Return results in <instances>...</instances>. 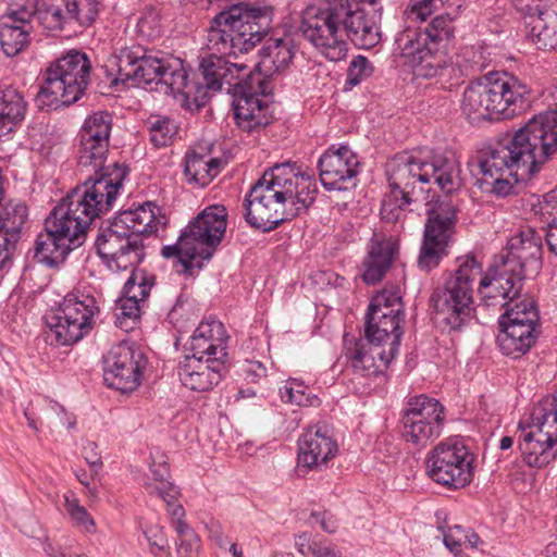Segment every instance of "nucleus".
<instances>
[{"label": "nucleus", "instance_id": "nucleus-39", "mask_svg": "<svg viewBox=\"0 0 557 557\" xmlns=\"http://www.w3.org/2000/svg\"><path fill=\"white\" fill-rule=\"evenodd\" d=\"M115 219L127 228L128 233L138 234L141 237L144 234H151L156 228V215L150 209V205L140 206L134 210L122 211Z\"/></svg>", "mask_w": 557, "mask_h": 557}, {"label": "nucleus", "instance_id": "nucleus-25", "mask_svg": "<svg viewBox=\"0 0 557 557\" xmlns=\"http://www.w3.org/2000/svg\"><path fill=\"white\" fill-rule=\"evenodd\" d=\"M519 448L528 466L546 467L557 457V429L547 426L543 419L533 417L531 430L522 432Z\"/></svg>", "mask_w": 557, "mask_h": 557}, {"label": "nucleus", "instance_id": "nucleus-43", "mask_svg": "<svg viewBox=\"0 0 557 557\" xmlns=\"http://www.w3.org/2000/svg\"><path fill=\"white\" fill-rule=\"evenodd\" d=\"M69 16L79 27L91 26L98 17L101 0H65Z\"/></svg>", "mask_w": 557, "mask_h": 557}, {"label": "nucleus", "instance_id": "nucleus-35", "mask_svg": "<svg viewBox=\"0 0 557 557\" xmlns=\"http://www.w3.org/2000/svg\"><path fill=\"white\" fill-rule=\"evenodd\" d=\"M531 41L542 50H550L557 47V12L544 11L542 14L532 15L524 22Z\"/></svg>", "mask_w": 557, "mask_h": 557}, {"label": "nucleus", "instance_id": "nucleus-64", "mask_svg": "<svg viewBox=\"0 0 557 557\" xmlns=\"http://www.w3.org/2000/svg\"><path fill=\"white\" fill-rule=\"evenodd\" d=\"M337 5H347L351 9L382 8L379 0H345V2L336 3Z\"/></svg>", "mask_w": 557, "mask_h": 557}, {"label": "nucleus", "instance_id": "nucleus-23", "mask_svg": "<svg viewBox=\"0 0 557 557\" xmlns=\"http://www.w3.org/2000/svg\"><path fill=\"white\" fill-rule=\"evenodd\" d=\"M154 277L145 270H133L124 284L123 296L114 308L115 325L128 332L140 318L141 307L150 294Z\"/></svg>", "mask_w": 557, "mask_h": 557}, {"label": "nucleus", "instance_id": "nucleus-2", "mask_svg": "<svg viewBox=\"0 0 557 557\" xmlns=\"http://www.w3.org/2000/svg\"><path fill=\"white\" fill-rule=\"evenodd\" d=\"M196 81L186 72V85L193 95H183L184 102L202 107L209 92L225 90L233 96L234 119L237 126L248 133L260 129L271 122L269 107L260 96L268 94L269 83L260 73L244 63L221 55H205L199 63Z\"/></svg>", "mask_w": 557, "mask_h": 557}, {"label": "nucleus", "instance_id": "nucleus-8", "mask_svg": "<svg viewBox=\"0 0 557 557\" xmlns=\"http://www.w3.org/2000/svg\"><path fill=\"white\" fill-rule=\"evenodd\" d=\"M273 7L238 2L216 14L208 29L207 55L235 57L252 50L269 33Z\"/></svg>", "mask_w": 557, "mask_h": 557}, {"label": "nucleus", "instance_id": "nucleus-38", "mask_svg": "<svg viewBox=\"0 0 557 557\" xmlns=\"http://www.w3.org/2000/svg\"><path fill=\"white\" fill-rule=\"evenodd\" d=\"M404 419L430 421L443 423L445 421V412L442 404L426 395L411 397L406 406L403 414Z\"/></svg>", "mask_w": 557, "mask_h": 557}, {"label": "nucleus", "instance_id": "nucleus-3", "mask_svg": "<svg viewBox=\"0 0 557 557\" xmlns=\"http://www.w3.org/2000/svg\"><path fill=\"white\" fill-rule=\"evenodd\" d=\"M103 183H96L90 189L72 190L52 209L45 220V233L35 242V257L38 261L55 267L66 256L81 247L91 222L108 212L113 206L115 190L106 191Z\"/></svg>", "mask_w": 557, "mask_h": 557}, {"label": "nucleus", "instance_id": "nucleus-49", "mask_svg": "<svg viewBox=\"0 0 557 557\" xmlns=\"http://www.w3.org/2000/svg\"><path fill=\"white\" fill-rule=\"evenodd\" d=\"M176 533L180 536L177 554L180 557H194L200 546V539L189 528L187 522H177Z\"/></svg>", "mask_w": 557, "mask_h": 557}, {"label": "nucleus", "instance_id": "nucleus-59", "mask_svg": "<svg viewBox=\"0 0 557 557\" xmlns=\"http://www.w3.org/2000/svg\"><path fill=\"white\" fill-rule=\"evenodd\" d=\"M308 552L312 557H342L335 547L326 542H313L308 545Z\"/></svg>", "mask_w": 557, "mask_h": 557}, {"label": "nucleus", "instance_id": "nucleus-11", "mask_svg": "<svg viewBox=\"0 0 557 557\" xmlns=\"http://www.w3.org/2000/svg\"><path fill=\"white\" fill-rule=\"evenodd\" d=\"M111 128L112 119L106 112H96L85 120L81 129L78 165L82 169L92 170L94 175L87 177L83 186L73 190L90 189L96 183L101 182L107 187L106 194L112 189L115 190L114 202L127 175V168L117 162L106 164ZM102 194L101 198H104V191Z\"/></svg>", "mask_w": 557, "mask_h": 557}, {"label": "nucleus", "instance_id": "nucleus-56", "mask_svg": "<svg viewBox=\"0 0 557 557\" xmlns=\"http://www.w3.org/2000/svg\"><path fill=\"white\" fill-rule=\"evenodd\" d=\"M449 0H418L412 4L410 10V16L412 18L424 21L434 11L441 9L444 3Z\"/></svg>", "mask_w": 557, "mask_h": 557}, {"label": "nucleus", "instance_id": "nucleus-17", "mask_svg": "<svg viewBox=\"0 0 557 557\" xmlns=\"http://www.w3.org/2000/svg\"><path fill=\"white\" fill-rule=\"evenodd\" d=\"M428 220L423 242L418 257V267L429 272L448 255V246L455 233L457 208L446 197L432 198L425 202Z\"/></svg>", "mask_w": 557, "mask_h": 557}, {"label": "nucleus", "instance_id": "nucleus-45", "mask_svg": "<svg viewBox=\"0 0 557 557\" xmlns=\"http://www.w3.org/2000/svg\"><path fill=\"white\" fill-rule=\"evenodd\" d=\"M64 510L70 517L74 527L84 530L87 533L96 532V523L87 509L79 504V500L73 493L63 495Z\"/></svg>", "mask_w": 557, "mask_h": 557}, {"label": "nucleus", "instance_id": "nucleus-60", "mask_svg": "<svg viewBox=\"0 0 557 557\" xmlns=\"http://www.w3.org/2000/svg\"><path fill=\"white\" fill-rule=\"evenodd\" d=\"M243 373L250 381L256 382L267 376V368L260 361H246L243 367Z\"/></svg>", "mask_w": 557, "mask_h": 557}, {"label": "nucleus", "instance_id": "nucleus-12", "mask_svg": "<svg viewBox=\"0 0 557 557\" xmlns=\"http://www.w3.org/2000/svg\"><path fill=\"white\" fill-rule=\"evenodd\" d=\"M456 263L457 269L443 287L434 289L430 297L431 307L450 330H459L472 319L474 283L483 273L482 264L472 255L458 257Z\"/></svg>", "mask_w": 557, "mask_h": 557}, {"label": "nucleus", "instance_id": "nucleus-47", "mask_svg": "<svg viewBox=\"0 0 557 557\" xmlns=\"http://www.w3.org/2000/svg\"><path fill=\"white\" fill-rule=\"evenodd\" d=\"M137 30L143 37L149 40L156 39L161 36V16L156 8L148 7L143 11L137 22Z\"/></svg>", "mask_w": 557, "mask_h": 557}, {"label": "nucleus", "instance_id": "nucleus-63", "mask_svg": "<svg viewBox=\"0 0 557 557\" xmlns=\"http://www.w3.org/2000/svg\"><path fill=\"white\" fill-rule=\"evenodd\" d=\"M546 243L549 250L557 256V216L548 223Z\"/></svg>", "mask_w": 557, "mask_h": 557}, {"label": "nucleus", "instance_id": "nucleus-14", "mask_svg": "<svg viewBox=\"0 0 557 557\" xmlns=\"http://www.w3.org/2000/svg\"><path fill=\"white\" fill-rule=\"evenodd\" d=\"M91 70L87 55L70 51L45 72L44 83L36 96L40 110H57L76 102L89 84Z\"/></svg>", "mask_w": 557, "mask_h": 557}, {"label": "nucleus", "instance_id": "nucleus-24", "mask_svg": "<svg viewBox=\"0 0 557 557\" xmlns=\"http://www.w3.org/2000/svg\"><path fill=\"white\" fill-rule=\"evenodd\" d=\"M345 14L342 16V25L345 40L360 49H371L381 41L382 8L351 9L342 5Z\"/></svg>", "mask_w": 557, "mask_h": 557}, {"label": "nucleus", "instance_id": "nucleus-7", "mask_svg": "<svg viewBox=\"0 0 557 557\" xmlns=\"http://www.w3.org/2000/svg\"><path fill=\"white\" fill-rule=\"evenodd\" d=\"M459 163L442 153L428 157L403 152L394 156L386 163V175L393 195L400 196L403 203H418L426 199L423 185L432 178L446 194L444 197L462 186Z\"/></svg>", "mask_w": 557, "mask_h": 557}, {"label": "nucleus", "instance_id": "nucleus-34", "mask_svg": "<svg viewBox=\"0 0 557 557\" xmlns=\"http://www.w3.org/2000/svg\"><path fill=\"white\" fill-rule=\"evenodd\" d=\"M222 161L209 153L191 151L185 157L184 174L189 184L205 187L221 172Z\"/></svg>", "mask_w": 557, "mask_h": 557}, {"label": "nucleus", "instance_id": "nucleus-44", "mask_svg": "<svg viewBox=\"0 0 557 557\" xmlns=\"http://www.w3.org/2000/svg\"><path fill=\"white\" fill-rule=\"evenodd\" d=\"M145 128L156 147L169 145L177 131L171 119L158 114H152L145 121Z\"/></svg>", "mask_w": 557, "mask_h": 557}, {"label": "nucleus", "instance_id": "nucleus-37", "mask_svg": "<svg viewBox=\"0 0 557 557\" xmlns=\"http://www.w3.org/2000/svg\"><path fill=\"white\" fill-rule=\"evenodd\" d=\"M151 458L149 472L145 475L143 483L144 488L150 495L164 493L168 496H173L176 485L170 481V469L165 456L157 451L156 455L151 453Z\"/></svg>", "mask_w": 557, "mask_h": 557}, {"label": "nucleus", "instance_id": "nucleus-57", "mask_svg": "<svg viewBox=\"0 0 557 557\" xmlns=\"http://www.w3.org/2000/svg\"><path fill=\"white\" fill-rule=\"evenodd\" d=\"M145 535H146L147 541L150 544L151 553L153 555L157 556L160 553L168 552L169 543L163 533L162 528L150 527L145 531Z\"/></svg>", "mask_w": 557, "mask_h": 557}, {"label": "nucleus", "instance_id": "nucleus-6", "mask_svg": "<svg viewBox=\"0 0 557 557\" xmlns=\"http://www.w3.org/2000/svg\"><path fill=\"white\" fill-rule=\"evenodd\" d=\"M542 236L531 227L518 230L494 257L481 277L478 293L484 304H505L522 292L523 281L542 268Z\"/></svg>", "mask_w": 557, "mask_h": 557}, {"label": "nucleus", "instance_id": "nucleus-50", "mask_svg": "<svg viewBox=\"0 0 557 557\" xmlns=\"http://www.w3.org/2000/svg\"><path fill=\"white\" fill-rule=\"evenodd\" d=\"M372 73V63L366 57L357 55L349 63L345 86L352 88L370 77Z\"/></svg>", "mask_w": 557, "mask_h": 557}, {"label": "nucleus", "instance_id": "nucleus-32", "mask_svg": "<svg viewBox=\"0 0 557 557\" xmlns=\"http://www.w3.org/2000/svg\"><path fill=\"white\" fill-rule=\"evenodd\" d=\"M398 251V243L393 237L373 235L368 257L363 265V281L367 284H375L381 281L392 265L393 259Z\"/></svg>", "mask_w": 557, "mask_h": 557}, {"label": "nucleus", "instance_id": "nucleus-52", "mask_svg": "<svg viewBox=\"0 0 557 557\" xmlns=\"http://www.w3.org/2000/svg\"><path fill=\"white\" fill-rule=\"evenodd\" d=\"M532 417L543 419L547 426L557 430V393L546 396L534 409Z\"/></svg>", "mask_w": 557, "mask_h": 557}, {"label": "nucleus", "instance_id": "nucleus-13", "mask_svg": "<svg viewBox=\"0 0 557 557\" xmlns=\"http://www.w3.org/2000/svg\"><path fill=\"white\" fill-rule=\"evenodd\" d=\"M226 216L223 206L207 207L182 231L176 244L161 249V255L166 259L177 257L186 270L201 268L224 236Z\"/></svg>", "mask_w": 557, "mask_h": 557}, {"label": "nucleus", "instance_id": "nucleus-16", "mask_svg": "<svg viewBox=\"0 0 557 557\" xmlns=\"http://www.w3.org/2000/svg\"><path fill=\"white\" fill-rule=\"evenodd\" d=\"M343 14L342 5L325 2L307 7L301 16L299 29L302 36L333 62L345 59L348 52L342 25Z\"/></svg>", "mask_w": 557, "mask_h": 557}, {"label": "nucleus", "instance_id": "nucleus-9", "mask_svg": "<svg viewBox=\"0 0 557 557\" xmlns=\"http://www.w3.org/2000/svg\"><path fill=\"white\" fill-rule=\"evenodd\" d=\"M531 87L507 72H490L463 90L461 113L470 123L510 117L531 102Z\"/></svg>", "mask_w": 557, "mask_h": 557}, {"label": "nucleus", "instance_id": "nucleus-19", "mask_svg": "<svg viewBox=\"0 0 557 557\" xmlns=\"http://www.w3.org/2000/svg\"><path fill=\"white\" fill-rule=\"evenodd\" d=\"M96 249L111 271L133 270L145 258V245L138 234L127 232L115 218L97 235Z\"/></svg>", "mask_w": 557, "mask_h": 557}, {"label": "nucleus", "instance_id": "nucleus-27", "mask_svg": "<svg viewBox=\"0 0 557 557\" xmlns=\"http://www.w3.org/2000/svg\"><path fill=\"white\" fill-rule=\"evenodd\" d=\"M224 371V360L220 358L200 360L195 355H186L177 367L182 384L195 392L210 391L221 381Z\"/></svg>", "mask_w": 557, "mask_h": 557}, {"label": "nucleus", "instance_id": "nucleus-33", "mask_svg": "<svg viewBox=\"0 0 557 557\" xmlns=\"http://www.w3.org/2000/svg\"><path fill=\"white\" fill-rule=\"evenodd\" d=\"M26 111L27 103L20 90L11 86L0 88V137L13 132Z\"/></svg>", "mask_w": 557, "mask_h": 557}, {"label": "nucleus", "instance_id": "nucleus-54", "mask_svg": "<svg viewBox=\"0 0 557 557\" xmlns=\"http://www.w3.org/2000/svg\"><path fill=\"white\" fill-rule=\"evenodd\" d=\"M158 496L160 498H162L163 502L165 503L168 512L172 519V525L175 530L177 527V522H186L184 520L185 510H184L183 506L180 503H177V498L180 496V490L177 486L174 487L173 496H168L164 493H161Z\"/></svg>", "mask_w": 557, "mask_h": 557}, {"label": "nucleus", "instance_id": "nucleus-62", "mask_svg": "<svg viewBox=\"0 0 557 557\" xmlns=\"http://www.w3.org/2000/svg\"><path fill=\"white\" fill-rule=\"evenodd\" d=\"M96 448H97V445L95 443H89L84 448L85 459L94 473H98L102 467L101 458L95 451Z\"/></svg>", "mask_w": 557, "mask_h": 557}, {"label": "nucleus", "instance_id": "nucleus-26", "mask_svg": "<svg viewBox=\"0 0 557 557\" xmlns=\"http://www.w3.org/2000/svg\"><path fill=\"white\" fill-rule=\"evenodd\" d=\"M337 443L325 424L306 430L298 440V467L320 469L337 453Z\"/></svg>", "mask_w": 557, "mask_h": 557}, {"label": "nucleus", "instance_id": "nucleus-40", "mask_svg": "<svg viewBox=\"0 0 557 557\" xmlns=\"http://www.w3.org/2000/svg\"><path fill=\"white\" fill-rule=\"evenodd\" d=\"M403 435L407 443H411L417 447H425L435 441L442 433L443 423L404 419Z\"/></svg>", "mask_w": 557, "mask_h": 557}, {"label": "nucleus", "instance_id": "nucleus-15", "mask_svg": "<svg viewBox=\"0 0 557 557\" xmlns=\"http://www.w3.org/2000/svg\"><path fill=\"white\" fill-rule=\"evenodd\" d=\"M505 304H484L486 307L505 308L499 318L500 333L497 342L503 354L518 358L536 343L539 337V312L530 298L521 293L513 298L504 299Z\"/></svg>", "mask_w": 557, "mask_h": 557}, {"label": "nucleus", "instance_id": "nucleus-29", "mask_svg": "<svg viewBox=\"0 0 557 557\" xmlns=\"http://www.w3.org/2000/svg\"><path fill=\"white\" fill-rule=\"evenodd\" d=\"M396 355L394 350L367 337L346 347V356L354 371L362 376L382 373Z\"/></svg>", "mask_w": 557, "mask_h": 557}, {"label": "nucleus", "instance_id": "nucleus-55", "mask_svg": "<svg viewBox=\"0 0 557 557\" xmlns=\"http://www.w3.org/2000/svg\"><path fill=\"white\" fill-rule=\"evenodd\" d=\"M467 533L468 531L459 524L450 527L447 532L443 533L445 546L458 555L460 546L466 544Z\"/></svg>", "mask_w": 557, "mask_h": 557}, {"label": "nucleus", "instance_id": "nucleus-18", "mask_svg": "<svg viewBox=\"0 0 557 557\" xmlns=\"http://www.w3.org/2000/svg\"><path fill=\"white\" fill-rule=\"evenodd\" d=\"M99 312L96 298L86 294H70L59 308L47 317V325L60 345H71L81 341L94 326V318Z\"/></svg>", "mask_w": 557, "mask_h": 557}, {"label": "nucleus", "instance_id": "nucleus-20", "mask_svg": "<svg viewBox=\"0 0 557 557\" xmlns=\"http://www.w3.org/2000/svg\"><path fill=\"white\" fill-rule=\"evenodd\" d=\"M471 462V455L463 445L450 441L441 442L428 457V474L438 484L461 488L472 480Z\"/></svg>", "mask_w": 557, "mask_h": 557}, {"label": "nucleus", "instance_id": "nucleus-1", "mask_svg": "<svg viewBox=\"0 0 557 557\" xmlns=\"http://www.w3.org/2000/svg\"><path fill=\"white\" fill-rule=\"evenodd\" d=\"M557 153V110L533 116L512 134L484 146L469 163L480 188L497 197L513 193V183L539 173Z\"/></svg>", "mask_w": 557, "mask_h": 557}, {"label": "nucleus", "instance_id": "nucleus-48", "mask_svg": "<svg viewBox=\"0 0 557 557\" xmlns=\"http://www.w3.org/2000/svg\"><path fill=\"white\" fill-rule=\"evenodd\" d=\"M368 310H386L387 313H398L404 315L401 297L395 289H383L373 297Z\"/></svg>", "mask_w": 557, "mask_h": 557}, {"label": "nucleus", "instance_id": "nucleus-41", "mask_svg": "<svg viewBox=\"0 0 557 557\" xmlns=\"http://www.w3.org/2000/svg\"><path fill=\"white\" fill-rule=\"evenodd\" d=\"M26 219L27 207L25 203L9 202L0 213V233L16 244Z\"/></svg>", "mask_w": 557, "mask_h": 557}, {"label": "nucleus", "instance_id": "nucleus-5", "mask_svg": "<svg viewBox=\"0 0 557 557\" xmlns=\"http://www.w3.org/2000/svg\"><path fill=\"white\" fill-rule=\"evenodd\" d=\"M453 20L438 15L424 29L407 27L395 38L397 51L412 66L417 77L437 78L443 85L469 76L473 64L465 55L447 58L446 48L453 37Z\"/></svg>", "mask_w": 557, "mask_h": 557}, {"label": "nucleus", "instance_id": "nucleus-28", "mask_svg": "<svg viewBox=\"0 0 557 557\" xmlns=\"http://www.w3.org/2000/svg\"><path fill=\"white\" fill-rule=\"evenodd\" d=\"M34 12L26 8L9 9L0 17V45L7 57H15L29 45Z\"/></svg>", "mask_w": 557, "mask_h": 557}, {"label": "nucleus", "instance_id": "nucleus-21", "mask_svg": "<svg viewBox=\"0 0 557 557\" xmlns=\"http://www.w3.org/2000/svg\"><path fill=\"white\" fill-rule=\"evenodd\" d=\"M104 382L123 393L135 391L141 380L147 359L136 347L120 343L111 348L104 360Z\"/></svg>", "mask_w": 557, "mask_h": 557}, {"label": "nucleus", "instance_id": "nucleus-10", "mask_svg": "<svg viewBox=\"0 0 557 557\" xmlns=\"http://www.w3.org/2000/svg\"><path fill=\"white\" fill-rule=\"evenodd\" d=\"M116 69V79L134 81L137 85L156 89L174 97L193 95V86L186 85V69L180 59H168L149 53L144 47H124L110 60Z\"/></svg>", "mask_w": 557, "mask_h": 557}, {"label": "nucleus", "instance_id": "nucleus-51", "mask_svg": "<svg viewBox=\"0 0 557 557\" xmlns=\"http://www.w3.org/2000/svg\"><path fill=\"white\" fill-rule=\"evenodd\" d=\"M410 203H403L400 196L393 195L391 188L389 195H386L382 200L381 216L384 221L395 223L403 216L404 209Z\"/></svg>", "mask_w": 557, "mask_h": 557}, {"label": "nucleus", "instance_id": "nucleus-22", "mask_svg": "<svg viewBox=\"0 0 557 557\" xmlns=\"http://www.w3.org/2000/svg\"><path fill=\"white\" fill-rule=\"evenodd\" d=\"M359 160L347 146L327 149L318 161L320 181L327 190H347L356 185Z\"/></svg>", "mask_w": 557, "mask_h": 557}, {"label": "nucleus", "instance_id": "nucleus-42", "mask_svg": "<svg viewBox=\"0 0 557 557\" xmlns=\"http://www.w3.org/2000/svg\"><path fill=\"white\" fill-rule=\"evenodd\" d=\"M281 399L286 404L297 406H318L320 399L311 394L309 387L297 379H288L280 387Z\"/></svg>", "mask_w": 557, "mask_h": 557}, {"label": "nucleus", "instance_id": "nucleus-31", "mask_svg": "<svg viewBox=\"0 0 557 557\" xmlns=\"http://www.w3.org/2000/svg\"><path fill=\"white\" fill-rule=\"evenodd\" d=\"M403 320L404 315L398 313H387L386 310H368L364 325L366 337L398 352L403 335L400 326Z\"/></svg>", "mask_w": 557, "mask_h": 557}, {"label": "nucleus", "instance_id": "nucleus-61", "mask_svg": "<svg viewBox=\"0 0 557 557\" xmlns=\"http://www.w3.org/2000/svg\"><path fill=\"white\" fill-rule=\"evenodd\" d=\"M16 244L13 239H9V237L3 236L0 233V270L3 269L5 263L11 259L13 251L15 250Z\"/></svg>", "mask_w": 557, "mask_h": 557}, {"label": "nucleus", "instance_id": "nucleus-53", "mask_svg": "<svg viewBox=\"0 0 557 557\" xmlns=\"http://www.w3.org/2000/svg\"><path fill=\"white\" fill-rule=\"evenodd\" d=\"M515 9L523 16L524 22L532 15L542 14L550 10L549 7L557 0H511Z\"/></svg>", "mask_w": 557, "mask_h": 557}, {"label": "nucleus", "instance_id": "nucleus-30", "mask_svg": "<svg viewBox=\"0 0 557 557\" xmlns=\"http://www.w3.org/2000/svg\"><path fill=\"white\" fill-rule=\"evenodd\" d=\"M226 341L224 325L218 320L202 321L190 337L187 355H195L200 360L226 357Z\"/></svg>", "mask_w": 557, "mask_h": 557}, {"label": "nucleus", "instance_id": "nucleus-58", "mask_svg": "<svg viewBox=\"0 0 557 557\" xmlns=\"http://www.w3.org/2000/svg\"><path fill=\"white\" fill-rule=\"evenodd\" d=\"M309 522L314 525L319 524L320 528L327 533L335 532L337 528L336 520L333 515H331L329 511H313L311 512L309 517Z\"/></svg>", "mask_w": 557, "mask_h": 557}, {"label": "nucleus", "instance_id": "nucleus-46", "mask_svg": "<svg viewBox=\"0 0 557 557\" xmlns=\"http://www.w3.org/2000/svg\"><path fill=\"white\" fill-rule=\"evenodd\" d=\"M39 20L50 30H63L73 25L69 16L65 0L59 4H50L39 12Z\"/></svg>", "mask_w": 557, "mask_h": 557}, {"label": "nucleus", "instance_id": "nucleus-4", "mask_svg": "<svg viewBox=\"0 0 557 557\" xmlns=\"http://www.w3.org/2000/svg\"><path fill=\"white\" fill-rule=\"evenodd\" d=\"M314 180L289 162L265 171L245 197V219L255 228L270 232L306 211L315 200Z\"/></svg>", "mask_w": 557, "mask_h": 557}, {"label": "nucleus", "instance_id": "nucleus-36", "mask_svg": "<svg viewBox=\"0 0 557 557\" xmlns=\"http://www.w3.org/2000/svg\"><path fill=\"white\" fill-rule=\"evenodd\" d=\"M293 57L294 51L289 40L273 39L260 50V61L255 67L262 69L265 74L271 75L284 71Z\"/></svg>", "mask_w": 557, "mask_h": 557}]
</instances>
